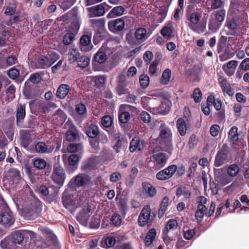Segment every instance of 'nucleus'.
Instances as JSON below:
<instances>
[{"label":"nucleus","instance_id":"obj_49","mask_svg":"<svg viewBox=\"0 0 249 249\" xmlns=\"http://www.w3.org/2000/svg\"><path fill=\"white\" fill-rule=\"evenodd\" d=\"M78 65L81 68H85L88 66L89 63V59L85 56H80V58L77 60Z\"/></svg>","mask_w":249,"mask_h":249},{"label":"nucleus","instance_id":"obj_21","mask_svg":"<svg viewBox=\"0 0 249 249\" xmlns=\"http://www.w3.org/2000/svg\"><path fill=\"white\" fill-rule=\"evenodd\" d=\"M135 38L142 42L144 41L148 37V35L146 29L144 28H139L137 29L134 33Z\"/></svg>","mask_w":249,"mask_h":249},{"label":"nucleus","instance_id":"obj_52","mask_svg":"<svg viewBox=\"0 0 249 249\" xmlns=\"http://www.w3.org/2000/svg\"><path fill=\"white\" fill-rule=\"evenodd\" d=\"M140 83L142 88H146L149 84V77L145 74L141 75L140 77Z\"/></svg>","mask_w":249,"mask_h":249},{"label":"nucleus","instance_id":"obj_39","mask_svg":"<svg viewBox=\"0 0 249 249\" xmlns=\"http://www.w3.org/2000/svg\"><path fill=\"white\" fill-rule=\"evenodd\" d=\"M239 171V168L238 166L235 164L230 165L227 170L228 175L231 178L237 176Z\"/></svg>","mask_w":249,"mask_h":249},{"label":"nucleus","instance_id":"obj_3","mask_svg":"<svg viewBox=\"0 0 249 249\" xmlns=\"http://www.w3.org/2000/svg\"><path fill=\"white\" fill-rule=\"evenodd\" d=\"M59 58L58 54L54 52H51L47 55H41L38 59V68L45 69L52 65Z\"/></svg>","mask_w":249,"mask_h":249},{"label":"nucleus","instance_id":"obj_22","mask_svg":"<svg viewBox=\"0 0 249 249\" xmlns=\"http://www.w3.org/2000/svg\"><path fill=\"white\" fill-rule=\"evenodd\" d=\"M35 149L39 153H49L53 151V148L47 145L44 142H40L36 144Z\"/></svg>","mask_w":249,"mask_h":249},{"label":"nucleus","instance_id":"obj_20","mask_svg":"<svg viewBox=\"0 0 249 249\" xmlns=\"http://www.w3.org/2000/svg\"><path fill=\"white\" fill-rule=\"evenodd\" d=\"M219 83L225 95L226 94L230 96H232L234 94V92L233 90L231 88L230 85L225 79L220 78L219 79Z\"/></svg>","mask_w":249,"mask_h":249},{"label":"nucleus","instance_id":"obj_27","mask_svg":"<svg viewBox=\"0 0 249 249\" xmlns=\"http://www.w3.org/2000/svg\"><path fill=\"white\" fill-rule=\"evenodd\" d=\"M25 116V105L18 104L17 110V124L19 125Z\"/></svg>","mask_w":249,"mask_h":249},{"label":"nucleus","instance_id":"obj_50","mask_svg":"<svg viewBox=\"0 0 249 249\" xmlns=\"http://www.w3.org/2000/svg\"><path fill=\"white\" fill-rule=\"evenodd\" d=\"M102 124L105 127H109L113 124V119L108 115L104 116L102 119Z\"/></svg>","mask_w":249,"mask_h":249},{"label":"nucleus","instance_id":"obj_64","mask_svg":"<svg viewBox=\"0 0 249 249\" xmlns=\"http://www.w3.org/2000/svg\"><path fill=\"white\" fill-rule=\"evenodd\" d=\"M239 68L244 71L249 70V58H247L242 61Z\"/></svg>","mask_w":249,"mask_h":249},{"label":"nucleus","instance_id":"obj_33","mask_svg":"<svg viewBox=\"0 0 249 249\" xmlns=\"http://www.w3.org/2000/svg\"><path fill=\"white\" fill-rule=\"evenodd\" d=\"M238 128L236 126H232L228 134V138L230 140V141L234 144L235 142H236L238 140Z\"/></svg>","mask_w":249,"mask_h":249},{"label":"nucleus","instance_id":"obj_41","mask_svg":"<svg viewBox=\"0 0 249 249\" xmlns=\"http://www.w3.org/2000/svg\"><path fill=\"white\" fill-rule=\"evenodd\" d=\"M92 26L95 30H102L105 26V20L103 19H91Z\"/></svg>","mask_w":249,"mask_h":249},{"label":"nucleus","instance_id":"obj_40","mask_svg":"<svg viewBox=\"0 0 249 249\" xmlns=\"http://www.w3.org/2000/svg\"><path fill=\"white\" fill-rule=\"evenodd\" d=\"M171 77V71L170 69L165 70L162 74L160 82L162 84H168Z\"/></svg>","mask_w":249,"mask_h":249},{"label":"nucleus","instance_id":"obj_25","mask_svg":"<svg viewBox=\"0 0 249 249\" xmlns=\"http://www.w3.org/2000/svg\"><path fill=\"white\" fill-rule=\"evenodd\" d=\"M225 27L229 30L227 35H233L237 29L238 25L234 19L228 18L226 22Z\"/></svg>","mask_w":249,"mask_h":249},{"label":"nucleus","instance_id":"obj_45","mask_svg":"<svg viewBox=\"0 0 249 249\" xmlns=\"http://www.w3.org/2000/svg\"><path fill=\"white\" fill-rule=\"evenodd\" d=\"M33 165L35 167L38 169H43L46 166L47 162L43 159L37 158L34 160Z\"/></svg>","mask_w":249,"mask_h":249},{"label":"nucleus","instance_id":"obj_29","mask_svg":"<svg viewBox=\"0 0 249 249\" xmlns=\"http://www.w3.org/2000/svg\"><path fill=\"white\" fill-rule=\"evenodd\" d=\"M0 246L3 249H15L16 247L9 235L1 241Z\"/></svg>","mask_w":249,"mask_h":249},{"label":"nucleus","instance_id":"obj_11","mask_svg":"<svg viewBox=\"0 0 249 249\" xmlns=\"http://www.w3.org/2000/svg\"><path fill=\"white\" fill-rule=\"evenodd\" d=\"M66 127L68 129L66 134V139L67 141L72 142L75 141L79 137V132L76 127L74 125L71 121L68 120L66 124Z\"/></svg>","mask_w":249,"mask_h":249},{"label":"nucleus","instance_id":"obj_30","mask_svg":"<svg viewBox=\"0 0 249 249\" xmlns=\"http://www.w3.org/2000/svg\"><path fill=\"white\" fill-rule=\"evenodd\" d=\"M9 236L16 246L20 244L24 240V234L19 231L12 233Z\"/></svg>","mask_w":249,"mask_h":249},{"label":"nucleus","instance_id":"obj_6","mask_svg":"<svg viewBox=\"0 0 249 249\" xmlns=\"http://www.w3.org/2000/svg\"><path fill=\"white\" fill-rule=\"evenodd\" d=\"M24 211L27 219H34L38 216L41 211L40 207V202L36 200L31 203L29 208H25Z\"/></svg>","mask_w":249,"mask_h":249},{"label":"nucleus","instance_id":"obj_42","mask_svg":"<svg viewBox=\"0 0 249 249\" xmlns=\"http://www.w3.org/2000/svg\"><path fill=\"white\" fill-rule=\"evenodd\" d=\"M62 202L66 208H69L70 206L76 204V200L72 199L70 196H67L65 194L62 196Z\"/></svg>","mask_w":249,"mask_h":249},{"label":"nucleus","instance_id":"obj_34","mask_svg":"<svg viewBox=\"0 0 249 249\" xmlns=\"http://www.w3.org/2000/svg\"><path fill=\"white\" fill-rule=\"evenodd\" d=\"M87 135L90 138H95L98 134V128L94 124H90L85 129Z\"/></svg>","mask_w":249,"mask_h":249},{"label":"nucleus","instance_id":"obj_31","mask_svg":"<svg viewBox=\"0 0 249 249\" xmlns=\"http://www.w3.org/2000/svg\"><path fill=\"white\" fill-rule=\"evenodd\" d=\"M107 55L101 51V49H100L93 57V63L96 62L99 64H103L107 60Z\"/></svg>","mask_w":249,"mask_h":249},{"label":"nucleus","instance_id":"obj_48","mask_svg":"<svg viewBox=\"0 0 249 249\" xmlns=\"http://www.w3.org/2000/svg\"><path fill=\"white\" fill-rule=\"evenodd\" d=\"M89 216L80 212L76 216V219L83 225H87Z\"/></svg>","mask_w":249,"mask_h":249},{"label":"nucleus","instance_id":"obj_36","mask_svg":"<svg viewBox=\"0 0 249 249\" xmlns=\"http://www.w3.org/2000/svg\"><path fill=\"white\" fill-rule=\"evenodd\" d=\"M177 125L180 135H184L187 130V125L184 120L182 118H179L177 121Z\"/></svg>","mask_w":249,"mask_h":249},{"label":"nucleus","instance_id":"obj_57","mask_svg":"<svg viewBox=\"0 0 249 249\" xmlns=\"http://www.w3.org/2000/svg\"><path fill=\"white\" fill-rule=\"evenodd\" d=\"M76 111L80 115H85L87 113V109L83 104H79L76 106Z\"/></svg>","mask_w":249,"mask_h":249},{"label":"nucleus","instance_id":"obj_53","mask_svg":"<svg viewBox=\"0 0 249 249\" xmlns=\"http://www.w3.org/2000/svg\"><path fill=\"white\" fill-rule=\"evenodd\" d=\"M193 98L196 103H199L201 101L202 93L198 88H196L194 89L193 94Z\"/></svg>","mask_w":249,"mask_h":249},{"label":"nucleus","instance_id":"obj_56","mask_svg":"<svg viewBox=\"0 0 249 249\" xmlns=\"http://www.w3.org/2000/svg\"><path fill=\"white\" fill-rule=\"evenodd\" d=\"M111 221L116 226H120L122 221L121 215L118 213H115L112 216Z\"/></svg>","mask_w":249,"mask_h":249},{"label":"nucleus","instance_id":"obj_63","mask_svg":"<svg viewBox=\"0 0 249 249\" xmlns=\"http://www.w3.org/2000/svg\"><path fill=\"white\" fill-rule=\"evenodd\" d=\"M121 177L122 175L119 172H114L110 175V180L112 182H115L120 180Z\"/></svg>","mask_w":249,"mask_h":249},{"label":"nucleus","instance_id":"obj_38","mask_svg":"<svg viewBox=\"0 0 249 249\" xmlns=\"http://www.w3.org/2000/svg\"><path fill=\"white\" fill-rule=\"evenodd\" d=\"M176 195L178 197L181 196H184L186 198H189L191 196L190 191L184 187L181 186L177 189Z\"/></svg>","mask_w":249,"mask_h":249},{"label":"nucleus","instance_id":"obj_62","mask_svg":"<svg viewBox=\"0 0 249 249\" xmlns=\"http://www.w3.org/2000/svg\"><path fill=\"white\" fill-rule=\"evenodd\" d=\"M168 201L169 199L168 197H165L163 198L160 207V213L161 212L162 213H163L165 212L166 208L168 206Z\"/></svg>","mask_w":249,"mask_h":249},{"label":"nucleus","instance_id":"obj_5","mask_svg":"<svg viewBox=\"0 0 249 249\" xmlns=\"http://www.w3.org/2000/svg\"><path fill=\"white\" fill-rule=\"evenodd\" d=\"M90 182V177L86 174L81 173L73 177L70 181L69 185L71 187H84L88 185Z\"/></svg>","mask_w":249,"mask_h":249},{"label":"nucleus","instance_id":"obj_10","mask_svg":"<svg viewBox=\"0 0 249 249\" xmlns=\"http://www.w3.org/2000/svg\"><path fill=\"white\" fill-rule=\"evenodd\" d=\"M177 169L175 165H171L167 168L161 170L156 174V178L160 180H165L171 178Z\"/></svg>","mask_w":249,"mask_h":249},{"label":"nucleus","instance_id":"obj_61","mask_svg":"<svg viewBox=\"0 0 249 249\" xmlns=\"http://www.w3.org/2000/svg\"><path fill=\"white\" fill-rule=\"evenodd\" d=\"M232 57V54L229 51H225L219 55V59L221 61H225Z\"/></svg>","mask_w":249,"mask_h":249},{"label":"nucleus","instance_id":"obj_60","mask_svg":"<svg viewBox=\"0 0 249 249\" xmlns=\"http://www.w3.org/2000/svg\"><path fill=\"white\" fill-rule=\"evenodd\" d=\"M172 29L169 27H164L160 31L162 36L164 37H169L172 34Z\"/></svg>","mask_w":249,"mask_h":249},{"label":"nucleus","instance_id":"obj_24","mask_svg":"<svg viewBox=\"0 0 249 249\" xmlns=\"http://www.w3.org/2000/svg\"><path fill=\"white\" fill-rule=\"evenodd\" d=\"M70 90V86L67 84L60 85L56 91V96L59 99H64Z\"/></svg>","mask_w":249,"mask_h":249},{"label":"nucleus","instance_id":"obj_1","mask_svg":"<svg viewBox=\"0 0 249 249\" xmlns=\"http://www.w3.org/2000/svg\"><path fill=\"white\" fill-rule=\"evenodd\" d=\"M160 129V134L158 139L160 147L170 153L173 147L171 131L164 124H161Z\"/></svg>","mask_w":249,"mask_h":249},{"label":"nucleus","instance_id":"obj_37","mask_svg":"<svg viewBox=\"0 0 249 249\" xmlns=\"http://www.w3.org/2000/svg\"><path fill=\"white\" fill-rule=\"evenodd\" d=\"M206 211V207L201 204H198L197 211L195 213L196 218L197 220L201 221Z\"/></svg>","mask_w":249,"mask_h":249},{"label":"nucleus","instance_id":"obj_43","mask_svg":"<svg viewBox=\"0 0 249 249\" xmlns=\"http://www.w3.org/2000/svg\"><path fill=\"white\" fill-rule=\"evenodd\" d=\"M67 149L70 153H80L83 149V146L80 143H70L68 146Z\"/></svg>","mask_w":249,"mask_h":249},{"label":"nucleus","instance_id":"obj_44","mask_svg":"<svg viewBox=\"0 0 249 249\" xmlns=\"http://www.w3.org/2000/svg\"><path fill=\"white\" fill-rule=\"evenodd\" d=\"M177 221L174 219H170L167 222L165 229L163 231L165 233L168 232L170 231L177 229Z\"/></svg>","mask_w":249,"mask_h":249},{"label":"nucleus","instance_id":"obj_18","mask_svg":"<svg viewBox=\"0 0 249 249\" xmlns=\"http://www.w3.org/2000/svg\"><path fill=\"white\" fill-rule=\"evenodd\" d=\"M103 4H99L89 8V11L91 17H100L105 13V8Z\"/></svg>","mask_w":249,"mask_h":249},{"label":"nucleus","instance_id":"obj_19","mask_svg":"<svg viewBox=\"0 0 249 249\" xmlns=\"http://www.w3.org/2000/svg\"><path fill=\"white\" fill-rule=\"evenodd\" d=\"M80 53L75 46H71L69 50L68 57V60L71 63H73L80 58Z\"/></svg>","mask_w":249,"mask_h":249},{"label":"nucleus","instance_id":"obj_35","mask_svg":"<svg viewBox=\"0 0 249 249\" xmlns=\"http://www.w3.org/2000/svg\"><path fill=\"white\" fill-rule=\"evenodd\" d=\"M156 236V231L155 229H152L147 232L144 239V243L147 246H149L152 244Z\"/></svg>","mask_w":249,"mask_h":249},{"label":"nucleus","instance_id":"obj_9","mask_svg":"<svg viewBox=\"0 0 249 249\" xmlns=\"http://www.w3.org/2000/svg\"><path fill=\"white\" fill-rule=\"evenodd\" d=\"M135 109V108L128 105H121L119 110V121L120 123L125 124L130 119V115L128 110Z\"/></svg>","mask_w":249,"mask_h":249},{"label":"nucleus","instance_id":"obj_7","mask_svg":"<svg viewBox=\"0 0 249 249\" xmlns=\"http://www.w3.org/2000/svg\"><path fill=\"white\" fill-rule=\"evenodd\" d=\"M201 18V14L197 12H192L187 15V19L189 21L188 26L191 30L196 32H199L198 23Z\"/></svg>","mask_w":249,"mask_h":249},{"label":"nucleus","instance_id":"obj_23","mask_svg":"<svg viewBox=\"0 0 249 249\" xmlns=\"http://www.w3.org/2000/svg\"><path fill=\"white\" fill-rule=\"evenodd\" d=\"M142 186L144 190L143 192L146 194L147 196L153 197L156 194V189L151 184L144 182L142 183Z\"/></svg>","mask_w":249,"mask_h":249},{"label":"nucleus","instance_id":"obj_51","mask_svg":"<svg viewBox=\"0 0 249 249\" xmlns=\"http://www.w3.org/2000/svg\"><path fill=\"white\" fill-rule=\"evenodd\" d=\"M124 11V9L123 6H116L114 7L109 12V15H113L116 16H120L122 15Z\"/></svg>","mask_w":249,"mask_h":249},{"label":"nucleus","instance_id":"obj_12","mask_svg":"<svg viewBox=\"0 0 249 249\" xmlns=\"http://www.w3.org/2000/svg\"><path fill=\"white\" fill-rule=\"evenodd\" d=\"M145 146V142L143 140H141L139 137H135L130 142L129 150L132 153L136 150L141 151L143 149Z\"/></svg>","mask_w":249,"mask_h":249},{"label":"nucleus","instance_id":"obj_13","mask_svg":"<svg viewBox=\"0 0 249 249\" xmlns=\"http://www.w3.org/2000/svg\"><path fill=\"white\" fill-rule=\"evenodd\" d=\"M108 27L109 30L112 32L120 31L124 28V22L122 18L112 20L108 22Z\"/></svg>","mask_w":249,"mask_h":249},{"label":"nucleus","instance_id":"obj_54","mask_svg":"<svg viewBox=\"0 0 249 249\" xmlns=\"http://www.w3.org/2000/svg\"><path fill=\"white\" fill-rule=\"evenodd\" d=\"M52 176H65L64 169L58 165L54 166Z\"/></svg>","mask_w":249,"mask_h":249},{"label":"nucleus","instance_id":"obj_16","mask_svg":"<svg viewBox=\"0 0 249 249\" xmlns=\"http://www.w3.org/2000/svg\"><path fill=\"white\" fill-rule=\"evenodd\" d=\"M80 42L82 51L89 52L92 47L91 44V37L88 35L82 36L80 38Z\"/></svg>","mask_w":249,"mask_h":249},{"label":"nucleus","instance_id":"obj_26","mask_svg":"<svg viewBox=\"0 0 249 249\" xmlns=\"http://www.w3.org/2000/svg\"><path fill=\"white\" fill-rule=\"evenodd\" d=\"M14 223V220L8 213H0V224L9 226Z\"/></svg>","mask_w":249,"mask_h":249},{"label":"nucleus","instance_id":"obj_8","mask_svg":"<svg viewBox=\"0 0 249 249\" xmlns=\"http://www.w3.org/2000/svg\"><path fill=\"white\" fill-rule=\"evenodd\" d=\"M154 216L151 214V208L149 205H146L141 211L139 217L138 222L141 226H144L153 219Z\"/></svg>","mask_w":249,"mask_h":249},{"label":"nucleus","instance_id":"obj_2","mask_svg":"<svg viewBox=\"0 0 249 249\" xmlns=\"http://www.w3.org/2000/svg\"><path fill=\"white\" fill-rule=\"evenodd\" d=\"M80 25V22L78 20H75L68 27L66 30L67 33L63 38V42L65 45H68L73 42L75 36L79 31Z\"/></svg>","mask_w":249,"mask_h":249},{"label":"nucleus","instance_id":"obj_47","mask_svg":"<svg viewBox=\"0 0 249 249\" xmlns=\"http://www.w3.org/2000/svg\"><path fill=\"white\" fill-rule=\"evenodd\" d=\"M96 85L98 87H102L105 84L107 80V76L105 75H99L94 76L93 78Z\"/></svg>","mask_w":249,"mask_h":249},{"label":"nucleus","instance_id":"obj_58","mask_svg":"<svg viewBox=\"0 0 249 249\" xmlns=\"http://www.w3.org/2000/svg\"><path fill=\"white\" fill-rule=\"evenodd\" d=\"M52 178L54 182L62 186L65 179V176H52Z\"/></svg>","mask_w":249,"mask_h":249},{"label":"nucleus","instance_id":"obj_55","mask_svg":"<svg viewBox=\"0 0 249 249\" xmlns=\"http://www.w3.org/2000/svg\"><path fill=\"white\" fill-rule=\"evenodd\" d=\"M7 74L11 78L16 79L19 76V72L17 69L12 68L7 71Z\"/></svg>","mask_w":249,"mask_h":249},{"label":"nucleus","instance_id":"obj_4","mask_svg":"<svg viewBox=\"0 0 249 249\" xmlns=\"http://www.w3.org/2000/svg\"><path fill=\"white\" fill-rule=\"evenodd\" d=\"M230 158L228 146L224 144L217 152L214 160V166L219 167L228 161Z\"/></svg>","mask_w":249,"mask_h":249},{"label":"nucleus","instance_id":"obj_17","mask_svg":"<svg viewBox=\"0 0 249 249\" xmlns=\"http://www.w3.org/2000/svg\"><path fill=\"white\" fill-rule=\"evenodd\" d=\"M238 62L236 60H231L228 63L223 65L222 69L228 76L232 75L237 67Z\"/></svg>","mask_w":249,"mask_h":249},{"label":"nucleus","instance_id":"obj_15","mask_svg":"<svg viewBox=\"0 0 249 249\" xmlns=\"http://www.w3.org/2000/svg\"><path fill=\"white\" fill-rule=\"evenodd\" d=\"M153 159L154 161L155 166L160 168L166 164L168 157L165 153H158L153 155Z\"/></svg>","mask_w":249,"mask_h":249},{"label":"nucleus","instance_id":"obj_59","mask_svg":"<svg viewBox=\"0 0 249 249\" xmlns=\"http://www.w3.org/2000/svg\"><path fill=\"white\" fill-rule=\"evenodd\" d=\"M29 80L33 83L37 84L41 81V77L38 73H36L30 75Z\"/></svg>","mask_w":249,"mask_h":249},{"label":"nucleus","instance_id":"obj_14","mask_svg":"<svg viewBox=\"0 0 249 249\" xmlns=\"http://www.w3.org/2000/svg\"><path fill=\"white\" fill-rule=\"evenodd\" d=\"M4 178L5 179H7L16 183L18 182L21 179L19 171L15 168H11L8 170L5 173Z\"/></svg>","mask_w":249,"mask_h":249},{"label":"nucleus","instance_id":"obj_46","mask_svg":"<svg viewBox=\"0 0 249 249\" xmlns=\"http://www.w3.org/2000/svg\"><path fill=\"white\" fill-rule=\"evenodd\" d=\"M16 88L13 85H10L7 89L6 93L8 100L11 101L15 97Z\"/></svg>","mask_w":249,"mask_h":249},{"label":"nucleus","instance_id":"obj_28","mask_svg":"<svg viewBox=\"0 0 249 249\" xmlns=\"http://www.w3.org/2000/svg\"><path fill=\"white\" fill-rule=\"evenodd\" d=\"M80 159V157L76 154H71L69 158V163L71 166L69 168V172L70 173H73L77 168L76 166Z\"/></svg>","mask_w":249,"mask_h":249},{"label":"nucleus","instance_id":"obj_32","mask_svg":"<svg viewBox=\"0 0 249 249\" xmlns=\"http://www.w3.org/2000/svg\"><path fill=\"white\" fill-rule=\"evenodd\" d=\"M23 93L24 96L28 99H33L38 95L37 93V89L35 88H30L26 87L23 90Z\"/></svg>","mask_w":249,"mask_h":249}]
</instances>
